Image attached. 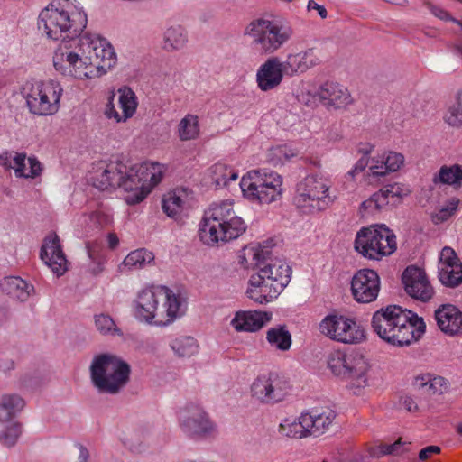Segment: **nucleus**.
<instances>
[{"label": "nucleus", "mask_w": 462, "mask_h": 462, "mask_svg": "<svg viewBox=\"0 0 462 462\" xmlns=\"http://www.w3.org/2000/svg\"><path fill=\"white\" fill-rule=\"evenodd\" d=\"M457 433L462 436V421L457 426Z\"/></svg>", "instance_id": "nucleus-64"}, {"label": "nucleus", "mask_w": 462, "mask_h": 462, "mask_svg": "<svg viewBox=\"0 0 462 462\" xmlns=\"http://www.w3.org/2000/svg\"><path fill=\"white\" fill-rule=\"evenodd\" d=\"M439 452L440 448L438 446H429L420 451L419 457L420 460H426Z\"/></svg>", "instance_id": "nucleus-56"}, {"label": "nucleus", "mask_w": 462, "mask_h": 462, "mask_svg": "<svg viewBox=\"0 0 462 462\" xmlns=\"http://www.w3.org/2000/svg\"><path fill=\"white\" fill-rule=\"evenodd\" d=\"M261 269L267 274L268 278L273 281L276 286H282L283 291L291 282V269L282 259H269L267 263L261 266Z\"/></svg>", "instance_id": "nucleus-32"}, {"label": "nucleus", "mask_w": 462, "mask_h": 462, "mask_svg": "<svg viewBox=\"0 0 462 462\" xmlns=\"http://www.w3.org/2000/svg\"><path fill=\"white\" fill-rule=\"evenodd\" d=\"M435 319L442 332L449 336L462 335V311L456 306L445 304L435 311Z\"/></svg>", "instance_id": "nucleus-27"}, {"label": "nucleus", "mask_w": 462, "mask_h": 462, "mask_svg": "<svg viewBox=\"0 0 462 462\" xmlns=\"http://www.w3.org/2000/svg\"><path fill=\"white\" fill-rule=\"evenodd\" d=\"M282 291V286H276L260 268L249 277L245 295L257 304L266 305L274 301Z\"/></svg>", "instance_id": "nucleus-18"}, {"label": "nucleus", "mask_w": 462, "mask_h": 462, "mask_svg": "<svg viewBox=\"0 0 462 462\" xmlns=\"http://www.w3.org/2000/svg\"><path fill=\"white\" fill-rule=\"evenodd\" d=\"M404 402H405V404L407 406V410L410 411H412L413 406L415 407L414 402H412L411 399H407V400H405Z\"/></svg>", "instance_id": "nucleus-61"}, {"label": "nucleus", "mask_w": 462, "mask_h": 462, "mask_svg": "<svg viewBox=\"0 0 462 462\" xmlns=\"http://www.w3.org/2000/svg\"><path fill=\"white\" fill-rule=\"evenodd\" d=\"M23 399L15 393L4 394L0 399V423H12L24 408Z\"/></svg>", "instance_id": "nucleus-39"}, {"label": "nucleus", "mask_w": 462, "mask_h": 462, "mask_svg": "<svg viewBox=\"0 0 462 462\" xmlns=\"http://www.w3.org/2000/svg\"><path fill=\"white\" fill-rule=\"evenodd\" d=\"M244 33L261 51L273 54L290 40L292 31L273 20L257 18L246 25Z\"/></svg>", "instance_id": "nucleus-12"}, {"label": "nucleus", "mask_w": 462, "mask_h": 462, "mask_svg": "<svg viewBox=\"0 0 462 462\" xmlns=\"http://www.w3.org/2000/svg\"><path fill=\"white\" fill-rule=\"evenodd\" d=\"M210 174L217 186H226L238 178V171L225 162H217L210 168Z\"/></svg>", "instance_id": "nucleus-48"}, {"label": "nucleus", "mask_w": 462, "mask_h": 462, "mask_svg": "<svg viewBox=\"0 0 462 462\" xmlns=\"http://www.w3.org/2000/svg\"><path fill=\"white\" fill-rule=\"evenodd\" d=\"M319 63L320 60L313 49L290 52L286 55L285 60L281 59L283 72L289 78L303 74Z\"/></svg>", "instance_id": "nucleus-24"}, {"label": "nucleus", "mask_w": 462, "mask_h": 462, "mask_svg": "<svg viewBox=\"0 0 462 462\" xmlns=\"http://www.w3.org/2000/svg\"><path fill=\"white\" fill-rule=\"evenodd\" d=\"M169 346L178 358H190L199 354L200 346L198 340L191 336L179 335L172 337Z\"/></svg>", "instance_id": "nucleus-37"}, {"label": "nucleus", "mask_w": 462, "mask_h": 462, "mask_svg": "<svg viewBox=\"0 0 462 462\" xmlns=\"http://www.w3.org/2000/svg\"><path fill=\"white\" fill-rule=\"evenodd\" d=\"M186 298L164 285H148L141 289L133 301L134 319L142 324L166 328L181 319L187 311Z\"/></svg>", "instance_id": "nucleus-3"}, {"label": "nucleus", "mask_w": 462, "mask_h": 462, "mask_svg": "<svg viewBox=\"0 0 462 462\" xmlns=\"http://www.w3.org/2000/svg\"><path fill=\"white\" fill-rule=\"evenodd\" d=\"M402 281L405 291L412 298L426 301L432 297L433 289L425 273L420 268L407 267L403 272Z\"/></svg>", "instance_id": "nucleus-25"}, {"label": "nucleus", "mask_w": 462, "mask_h": 462, "mask_svg": "<svg viewBox=\"0 0 462 462\" xmlns=\"http://www.w3.org/2000/svg\"><path fill=\"white\" fill-rule=\"evenodd\" d=\"M319 329L328 338L345 345H357L366 339L365 328L349 315L328 314L319 322Z\"/></svg>", "instance_id": "nucleus-13"}, {"label": "nucleus", "mask_w": 462, "mask_h": 462, "mask_svg": "<svg viewBox=\"0 0 462 462\" xmlns=\"http://www.w3.org/2000/svg\"><path fill=\"white\" fill-rule=\"evenodd\" d=\"M38 28L53 42L52 66L68 80L90 82L112 71L117 54L112 43L95 32H85L88 14L79 0H51L39 13Z\"/></svg>", "instance_id": "nucleus-1"}, {"label": "nucleus", "mask_w": 462, "mask_h": 462, "mask_svg": "<svg viewBox=\"0 0 462 462\" xmlns=\"http://www.w3.org/2000/svg\"><path fill=\"white\" fill-rule=\"evenodd\" d=\"M354 249L365 259L380 261L396 251V236L384 224L370 225L356 232Z\"/></svg>", "instance_id": "nucleus-10"}, {"label": "nucleus", "mask_w": 462, "mask_h": 462, "mask_svg": "<svg viewBox=\"0 0 462 462\" xmlns=\"http://www.w3.org/2000/svg\"><path fill=\"white\" fill-rule=\"evenodd\" d=\"M435 14L440 19H446L448 16V14L443 10H439V13H435Z\"/></svg>", "instance_id": "nucleus-62"}, {"label": "nucleus", "mask_w": 462, "mask_h": 462, "mask_svg": "<svg viewBox=\"0 0 462 462\" xmlns=\"http://www.w3.org/2000/svg\"><path fill=\"white\" fill-rule=\"evenodd\" d=\"M266 340L272 347L282 352L288 351L292 343L291 335L283 325L270 328L266 331Z\"/></svg>", "instance_id": "nucleus-43"}, {"label": "nucleus", "mask_w": 462, "mask_h": 462, "mask_svg": "<svg viewBox=\"0 0 462 462\" xmlns=\"http://www.w3.org/2000/svg\"><path fill=\"white\" fill-rule=\"evenodd\" d=\"M290 392L289 381L277 374L259 375L250 387L252 399L264 405H273L284 401Z\"/></svg>", "instance_id": "nucleus-15"}, {"label": "nucleus", "mask_w": 462, "mask_h": 462, "mask_svg": "<svg viewBox=\"0 0 462 462\" xmlns=\"http://www.w3.org/2000/svg\"><path fill=\"white\" fill-rule=\"evenodd\" d=\"M0 288L3 292L20 301L27 300L34 291L32 284L18 276L4 278L0 282Z\"/></svg>", "instance_id": "nucleus-34"}, {"label": "nucleus", "mask_w": 462, "mask_h": 462, "mask_svg": "<svg viewBox=\"0 0 462 462\" xmlns=\"http://www.w3.org/2000/svg\"><path fill=\"white\" fill-rule=\"evenodd\" d=\"M167 167L154 162L127 165L116 161L95 164L89 172L88 180L100 190L121 188L128 205H136L144 200L152 190L162 180Z\"/></svg>", "instance_id": "nucleus-2"}, {"label": "nucleus", "mask_w": 462, "mask_h": 462, "mask_svg": "<svg viewBox=\"0 0 462 462\" xmlns=\"http://www.w3.org/2000/svg\"><path fill=\"white\" fill-rule=\"evenodd\" d=\"M269 311L260 310H239L230 319L231 328L237 333H255L272 320Z\"/></svg>", "instance_id": "nucleus-20"}, {"label": "nucleus", "mask_w": 462, "mask_h": 462, "mask_svg": "<svg viewBox=\"0 0 462 462\" xmlns=\"http://www.w3.org/2000/svg\"><path fill=\"white\" fill-rule=\"evenodd\" d=\"M138 97L134 91L127 87H120L116 93H112L106 103L104 115L116 124L126 123L136 113Z\"/></svg>", "instance_id": "nucleus-17"}, {"label": "nucleus", "mask_w": 462, "mask_h": 462, "mask_svg": "<svg viewBox=\"0 0 462 462\" xmlns=\"http://www.w3.org/2000/svg\"><path fill=\"white\" fill-rule=\"evenodd\" d=\"M379 291L380 278L375 271L362 269L354 274L351 280V293L356 301L370 303L376 300Z\"/></svg>", "instance_id": "nucleus-19"}, {"label": "nucleus", "mask_w": 462, "mask_h": 462, "mask_svg": "<svg viewBox=\"0 0 462 462\" xmlns=\"http://www.w3.org/2000/svg\"><path fill=\"white\" fill-rule=\"evenodd\" d=\"M200 133L199 117L189 114L178 125V136L181 141H191L199 137Z\"/></svg>", "instance_id": "nucleus-46"}, {"label": "nucleus", "mask_w": 462, "mask_h": 462, "mask_svg": "<svg viewBox=\"0 0 462 462\" xmlns=\"http://www.w3.org/2000/svg\"><path fill=\"white\" fill-rule=\"evenodd\" d=\"M88 254L91 263L89 264V272L95 275L99 274L104 270L106 257L104 254L97 246L87 245Z\"/></svg>", "instance_id": "nucleus-52"}, {"label": "nucleus", "mask_w": 462, "mask_h": 462, "mask_svg": "<svg viewBox=\"0 0 462 462\" xmlns=\"http://www.w3.org/2000/svg\"><path fill=\"white\" fill-rule=\"evenodd\" d=\"M189 42L188 32L179 24L167 27L162 39V48L166 52H176L185 49Z\"/></svg>", "instance_id": "nucleus-33"}, {"label": "nucleus", "mask_w": 462, "mask_h": 462, "mask_svg": "<svg viewBox=\"0 0 462 462\" xmlns=\"http://www.w3.org/2000/svg\"><path fill=\"white\" fill-rule=\"evenodd\" d=\"M244 198L253 203L269 205L280 200L284 192L283 178L270 170H252L240 180Z\"/></svg>", "instance_id": "nucleus-8"}, {"label": "nucleus", "mask_w": 462, "mask_h": 462, "mask_svg": "<svg viewBox=\"0 0 462 462\" xmlns=\"http://www.w3.org/2000/svg\"><path fill=\"white\" fill-rule=\"evenodd\" d=\"M61 83L54 79L26 81L21 88L30 113L39 116L55 115L63 95Z\"/></svg>", "instance_id": "nucleus-9"}, {"label": "nucleus", "mask_w": 462, "mask_h": 462, "mask_svg": "<svg viewBox=\"0 0 462 462\" xmlns=\"http://www.w3.org/2000/svg\"><path fill=\"white\" fill-rule=\"evenodd\" d=\"M192 193L186 188H176L165 193L162 200L163 212L170 217L180 216L190 206Z\"/></svg>", "instance_id": "nucleus-28"}, {"label": "nucleus", "mask_w": 462, "mask_h": 462, "mask_svg": "<svg viewBox=\"0 0 462 462\" xmlns=\"http://www.w3.org/2000/svg\"><path fill=\"white\" fill-rule=\"evenodd\" d=\"M40 256L57 276H61L67 272L68 261L57 234L52 233L45 237L42 245Z\"/></svg>", "instance_id": "nucleus-22"}, {"label": "nucleus", "mask_w": 462, "mask_h": 462, "mask_svg": "<svg viewBox=\"0 0 462 462\" xmlns=\"http://www.w3.org/2000/svg\"><path fill=\"white\" fill-rule=\"evenodd\" d=\"M438 273L439 281L446 286L456 287L462 282V263L453 248L445 246L440 251Z\"/></svg>", "instance_id": "nucleus-21"}, {"label": "nucleus", "mask_w": 462, "mask_h": 462, "mask_svg": "<svg viewBox=\"0 0 462 462\" xmlns=\"http://www.w3.org/2000/svg\"><path fill=\"white\" fill-rule=\"evenodd\" d=\"M461 207V200L452 196L442 203H439L430 214L431 221L435 225L442 224L455 217Z\"/></svg>", "instance_id": "nucleus-42"}, {"label": "nucleus", "mask_w": 462, "mask_h": 462, "mask_svg": "<svg viewBox=\"0 0 462 462\" xmlns=\"http://www.w3.org/2000/svg\"><path fill=\"white\" fill-rule=\"evenodd\" d=\"M153 261L154 255L151 251L144 248L136 249L125 257L118 269L121 273H128L133 270L143 269Z\"/></svg>", "instance_id": "nucleus-40"}, {"label": "nucleus", "mask_w": 462, "mask_h": 462, "mask_svg": "<svg viewBox=\"0 0 462 462\" xmlns=\"http://www.w3.org/2000/svg\"><path fill=\"white\" fill-rule=\"evenodd\" d=\"M178 425L188 438L200 439L217 436L218 430L208 412L198 404L189 403L178 411Z\"/></svg>", "instance_id": "nucleus-14"}, {"label": "nucleus", "mask_w": 462, "mask_h": 462, "mask_svg": "<svg viewBox=\"0 0 462 462\" xmlns=\"http://www.w3.org/2000/svg\"><path fill=\"white\" fill-rule=\"evenodd\" d=\"M22 433V426L19 422H12L0 433V442L6 446H14Z\"/></svg>", "instance_id": "nucleus-53"}, {"label": "nucleus", "mask_w": 462, "mask_h": 462, "mask_svg": "<svg viewBox=\"0 0 462 462\" xmlns=\"http://www.w3.org/2000/svg\"><path fill=\"white\" fill-rule=\"evenodd\" d=\"M246 227L244 219L236 214L233 200L225 199L212 203L205 211L199 236L205 245H215L238 238Z\"/></svg>", "instance_id": "nucleus-5"}, {"label": "nucleus", "mask_w": 462, "mask_h": 462, "mask_svg": "<svg viewBox=\"0 0 462 462\" xmlns=\"http://www.w3.org/2000/svg\"><path fill=\"white\" fill-rule=\"evenodd\" d=\"M130 374V365L123 358L111 353L94 356L89 365L91 383L103 393H118L127 384Z\"/></svg>", "instance_id": "nucleus-6"}, {"label": "nucleus", "mask_w": 462, "mask_h": 462, "mask_svg": "<svg viewBox=\"0 0 462 462\" xmlns=\"http://www.w3.org/2000/svg\"><path fill=\"white\" fill-rule=\"evenodd\" d=\"M328 366L334 375L348 382L355 394L368 386L370 365L358 352L334 350L328 356Z\"/></svg>", "instance_id": "nucleus-11"}, {"label": "nucleus", "mask_w": 462, "mask_h": 462, "mask_svg": "<svg viewBox=\"0 0 462 462\" xmlns=\"http://www.w3.org/2000/svg\"><path fill=\"white\" fill-rule=\"evenodd\" d=\"M280 435L291 439L308 438L306 415L302 412L299 417H286L278 426Z\"/></svg>", "instance_id": "nucleus-36"}, {"label": "nucleus", "mask_w": 462, "mask_h": 462, "mask_svg": "<svg viewBox=\"0 0 462 462\" xmlns=\"http://www.w3.org/2000/svg\"><path fill=\"white\" fill-rule=\"evenodd\" d=\"M434 184L449 186L455 189L462 187V164L451 163L440 166L439 171L433 175Z\"/></svg>", "instance_id": "nucleus-35"}, {"label": "nucleus", "mask_w": 462, "mask_h": 462, "mask_svg": "<svg viewBox=\"0 0 462 462\" xmlns=\"http://www.w3.org/2000/svg\"><path fill=\"white\" fill-rule=\"evenodd\" d=\"M332 181L328 175H307L296 186L293 205L302 214L311 215L328 208L336 197L331 195Z\"/></svg>", "instance_id": "nucleus-7"}, {"label": "nucleus", "mask_w": 462, "mask_h": 462, "mask_svg": "<svg viewBox=\"0 0 462 462\" xmlns=\"http://www.w3.org/2000/svg\"><path fill=\"white\" fill-rule=\"evenodd\" d=\"M455 51L457 55L462 57V44H458L455 47Z\"/></svg>", "instance_id": "nucleus-63"}, {"label": "nucleus", "mask_w": 462, "mask_h": 462, "mask_svg": "<svg viewBox=\"0 0 462 462\" xmlns=\"http://www.w3.org/2000/svg\"><path fill=\"white\" fill-rule=\"evenodd\" d=\"M286 77L278 56L269 57L257 69L255 80L260 90L267 92L277 88Z\"/></svg>", "instance_id": "nucleus-23"}, {"label": "nucleus", "mask_w": 462, "mask_h": 462, "mask_svg": "<svg viewBox=\"0 0 462 462\" xmlns=\"http://www.w3.org/2000/svg\"><path fill=\"white\" fill-rule=\"evenodd\" d=\"M321 99L325 106L333 109H345L353 104V98L347 88L331 81L321 85Z\"/></svg>", "instance_id": "nucleus-26"}, {"label": "nucleus", "mask_w": 462, "mask_h": 462, "mask_svg": "<svg viewBox=\"0 0 462 462\" xmlns=\"http://www.w3.org/2000/svg\"><path fill=\"white\" fill-rule=\"evenodd\" d=\"M297 151L291 145L282 144L272 147L267 153L268 162L273 166L283 164L297 155Z\"/></svg>", "instance_id": "nucleus-50"}, {"label": "nucleus", "mask_w": 462, "mask_h": 462, "mask_svg": "<svg viewBox=\"0 0 462 462\" xmlns=\"http://www.w3.org/2000/svg\"><path fill=\"white\" fill-rule=\"evenodd\" d=\"M16 152H3L0 153V165L7 168L13 169L14 157Z\"/></svg>", "instance_id": "nucleus-55"}, {"label": "nucleus", "mask_w": 462, "mask_h": 462, "mask_svg": "<svg viewBox=\"0 0 462 462\" xmlns=\"http://www.w3.org/2000/svg\"><path fill=\"white\" fill-rule=\"evenodd\" d=\"M13 170L17 178L34 180L42 176L44 166L34 155L27 156L25 152H15Z\"/></svg>", "instance_id": "nucleus-29"}, {"label": "nucleus", "mask_w": 462, "mask_h": 462, "mask_svg": "<svg viewBox=\"0 0 462 462\" xmlns=\"http://www.w3.org/2000/svg\"><path fill=\"white\" fill-rule=\"evenodd\" d=\"M97 330L103 335H116L119 329L114 319L107 314L100 313L94 317Z\"/></svg>", "instance_id": "nucleus-51"}, {"label": "nucleus", "mask_w": 462, "mask_h": 462, "mask_svg": "<svg viewBox=\"0 0 462 462\" xmlns=\"http://www.w3.org/2000/svg\"><path fill=\"white\" fill-rule=\"evenodd\" d=\"M79 457L77 462H88L89 453L88 449L82 445H79Z\"/></svg>", "instance_id": "nucleus-59"}, {"label": "nucleus", "mask_w": 462, "mask_h": 462, "mask_svg": "<svg viewBox=\"0 0 462 462\" xmlns=\"http://www.w3.org/2000/svg\"><path fill=\"white\" fill-rule=\"evenodd\" d=\"M411 443L410 442H403L402 439L395 441L393 444L388 445H383L381 447V452L383 455H400L405 451L409 450Z\"/></svg>", "instance_id": "nucleus-54"}, {"label": "nucleus", "mask_w": 462, "mask_h": 462, "mask_svg": "<svg viewBox=\"0 0 462 462\" xmlns=\"http://www.w3.org/2000/svg\"><path fill=\"white\" fill-rule=\"evenodd\" d=\"M309 437H319L332 425L336 413L330 409L304 412Z\"/></svg>", "instance_id": "nucleus-31"}, {"label": "nucleus", "mask_w": 462, "mask_h": 462, "mask_svg": "<svg viewBox=\"0 0 462 462\" xmlns=\"http://www.w3.org/2000/svg\"><path fill=\"white\" fill-rule=\"evenodd\" d=\"M371 325L381 339L393 346H408L417 341L426 328L422 318L398 305H389L376 310Z\"/></svg>", "instance_id": "nucleus-4"}, {"label": "nucleus", "mask_w": 462, "mask_h": 462, "mask_svg": "<svg viewBox=\"0 0 462 462\" xmlns=\"http://www.w3.org/2000/svg\"><path fill=\"white\" fill-rule=\"evenodd\" d=\"M112 224V216L103 208H98L89 214H83L78 218V226L86 232L98 230Z\"/></svg>", "instance_id": "nucleus-41"}, {"label": "nucleus", "mask_w": 462, "mask_h": 462, "mask_svg": "<svg viewBox=\"0 0 462 462\" xmlns=\"http://www.w3.org/2000/svg\"><path fill=\"white\" fill-rule=\"evenodd\" d=\"M443 121L450 127H462V90L457 94L455 101L447 106Z\"/></svg>", "instance_id": "nucleus-49"}, {"label": "nucleus", "mask_w": 462, "mask_h": 462, "mask_svg": "<svg viewBox=\"0 0 462 462\" xmlns=\"http://www.w3.org/2000/svg\"><path fill=\"white\" fill-rule=\"evenodd\" d=\"M404 162L405 157L402 153L388 150L374 156L360 158L350 173L363 171L367 168L366 176L379 180L400 171Z\"/></svg>", "instance_id": "nucleus-16"}, {"label": "nucleus", "mask_w": 462, "mask_h": 462, "mask_svg": "<svg viewBox=\"0 0 462 462\" xmlns=\"http://www.w3.org/2000/svg\"><path fill=\"white\" fill-rule=\"evenodd\" d=\"M413 383L429 394H442L449 387L448 382L444 377L430 373L417 375Z\"/></svg>", "instance_id": "nucleus-38"}, {"label": "nucleus", "mask_w": 462, "mask_h": 462, "mask_svg": "<svg viewBox=\"0 0 462 462\" xmlns=\"http://www.w3.org/2000/svg\"><path fill=\"white\" fill-rule=\"evenodd\" d=\"M269 254L270 252L266 246L258 243H251L242 249L238 256V263L245 270L256 269L258 271L271 259Z\"/></svg>", "instance_id": "nucleus-30"}, {"label": "nucleus", "mask_w": 462, "mask_h": 462, "mask_svg": "<svg viewBox=\"0 0 462 462\" xmlns=\"http://www.w3.org/2000/svg\"><path fill=\"white\" fill-rule=\"evenodd\" d=\"M374 149V144L370 142H360L357 144V152L365 158H367L366 156L373 152Z\"/></svg>", "instance_id": "nucleus-58"}, {"label": "nucleus", "mask_w": 462, "mask_h": 462, "mask_svg": "<svg viewBox=\"0 0 462 462\" xmlns=\"http://www.w3.org/2000/svg\"><path fill=\"white\" fill-rule=\"evenodd\" d=\"M298 101L308 106H316L322 103L321 85L318 86L312 81H302L296 93Z\"/></svg>", "instance_id": "nucleus-45"}, {"label": "nucleus", "mask_w": 462, "mask_h": 462, "mask_svg": "<svg viewBox=\"0 0 462 462\" xmlns=\"http://www.w3.org/2000/svg\"><path fill=\"white\" fill-rule=\"evenodd\" d=\"M107 241L111 248H115L119 243L118 237L114 233L108 235Z\"/></svg>", "instance_id": "nucleus-60"}, {"label": "nucleus", "mask_w": 462, "mask_h": 462, "mask_svg": "<svg viewBox=\"0 0 462 462\" xmlns=\"http://www.w3.org/2000/svg\"><path fill=\"white\" fill-rule=\"evenodd\" d=\"M387 206L379 190L364 200L359 207V214L363 218L374 217Z\"/></svg>", "instance_id": "nucleus-47"}, {"label": "nucleus", "mask_w": 462, "mask_h": 462, "mask_svg": "<svg viewBox=\"0 0 462 462\" xmlns=\"http://www.w3.org/2000/svg\"><path fill=\"white\" fill-rule=\"evenodd\" d=\"M307 10L309 12L316 10L322 19H325L328 16V12L326 8L323 5H320L318 3H316L314 0H310L308 2Z\"/></svg>", "instance_id": "nucleus-57"}, {"label": "nucleus", "mask_w": 462, "mask_h": 462, "mask_svg": "<svg viewBox=\"0 0 462 462\" xmlns=\"http://www.w3.org/2000/svg\"><path fill=\"white\" fill-rule=\"evenodd\" d=\"M379 192L387 205L396 207L411 193V189L407 184L394 182L384 185L379 189Z\"/></svg>", "instance_id": "nucleus-44"}]
</instances>
